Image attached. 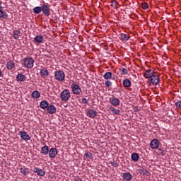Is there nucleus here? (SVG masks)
<instances>
[{
	"instance_id": "2",
	"label": "nucleus",
	"mask_w": 181,
	"mask_h": 181,
	"mask_svg": "<svg viewBox=\"0 0 181 181\" xmlns=\"http://www.w3.org/2000/svg\"><path fill=\"white\" fill-rule=\"evenodd\" d=\"M41 12H42L45 16L49 18V16H50V14L52 13V11H50V5H49L47 3L42 4Z\"/></svg>"
},
{
	"instance_id": "4",
	"label": "nucleus",
	"mask_w": 181,
	"mask_h": 181,
	"mask_svg": "<svg viewBox=\"0 0 181 181\" xmlns=\"http://www.w3.org/2000/svg\"><path fill=\"white\" fill-rule=\"evenodd\" d=\"M70 97V90L69 89H64L60 94L62 101H69Z\"/></svg>"
},
{
	"instance_id": "34",
	"label": "nucleus",
	"mask_w": 181,
	"mask_h": 181,
	"mask_svg": "<svg viewBox=\"0 0 181 181\" xmlns=\"http://www.w3.org/2000/svg\"><path fill=\"white\" fill-rule=\"evenodd\" d=\"M141 8H142V9L146 10L149 8V5L146 2L142 3Z\"/></svg>"
},
{
	"instance_id": "14",
	"label": "nucleus",
	"mask_w": 181,
	"mask_h": 181,
	"mask_svg": "<svg viewBox=\"0 0 181 181\" xmlns=\"http://www.w3.org/2000/svg\"><path fill=\"white\" fill-rule=\"evenodd\" d=\"M34 42L38 43V45L43 43V36L40 35L35 36L34 37Z\"/></svg>"
},
{
	"instance_id": "37",
	"label": "nucleus",
	"mask_w": 181,
	"mask_h": 181,
	"mask_svg": "<svg viewBox=\"0 0 181 181\" xmlns=\"http://www.w3.org/2000/svg\"><path fill=\"white\" fill-rule=\"evenodd\" d=\"M175 105L177 107V108H181V100H177L175 102Z\"/></svg>"
},
{
	"instance_id": "19",
	"label": "nucleus",
	"mask_w": 181,
	"mask_h": 181,
	"mask_svg": "<svg viewBox=\"0 0 181 181\" xmlns=\"http://www.w3.org/2000/svg\"><path fill=\"white\" fill-rule=\"evenodd\" d=\"M40 74L41 77H47V76H49V71L46 69H42L40 70Z\"/></svg>"
},
{
	"instance_id": "6",
	"label": "nucleus",
	"mask_w": 181,
	"mask_h": 181,
	"mask_svg": "<svg viewBox=\"0 0 181 181\" xmlns=\"http://www.w3.org/2000/svg\"><path fill=\"white\" fill-rule=\"evenodd\" d=\"M71 88L72 90L73 94H75L76 95H80L81 94V88H80V86L76 83H73L71 86Z\"/></svg>"
},
{
	"instance_id": "10",
	"label": "nucleus",
	"mask_w": 181,
	"mask_h": 181,
	"mask_svg": "<svg viewBox=\"0 0 181 181\" xmlns=\"http://www.w3.org/2000/svg\"><path fill=\"white\" fill-rule=\"evenodd\" d=\"M86 115L89 117V118H95L97 117V111L91 109H88L86 110Z\"/></svg>"
},
{
	"instance_id": "17",
	"label": "nucleus",
	"mask_w": 181,
	"mask_h": 181,
	"mask_svg": "<svg viewBox=\"0 0 181 181\" xmlns=\"http://www.w3.org/2000/svg\"><path fill=\"white\" fill-rule=\"evenodd\" d=\"M19 36H21V30H13V37H14V39L16 40H18V39H19Z\"/></svg>"
},
{
	"instance_id": "5",
	"label": "nucleus",
	"mask_w": 181,
	"mask_h": 181,
	"mask_svg": "<svg viewBox=\"0 0 181 181\" xmlns=\"http://www.w3.org/2000/svg\"><path fill=\"white\" fill-rule=\"evenodd\" d=\"M54 77L58 81H64L66 78V74L63 71L58 70L54 72Z\"/></svg>"
},
{
	"instance_id": "28",
	"label": "nucleus",
	"mask_w": 181,
	"mask_h": 181,
	"mask_svg": "<svg viewBox=\"0 0 181 181\" xmlns=\"http://www.w3.org/2000/svg\"><path fill=\"white\" fill-rule=\"evenodd\" d=\"M120 37L124 42H127V40H129L130 37L129 35L122 33L120 34Z\"/></svg>"
},
{
	"instance_id": "40",
	"label": "nucleus",
	"mask_w": 181,
	"mask_h": 181,
	"mask_svg": "<svg viewBox=\"0 0 181 181\" xmlns=\"http://www.w3.org/2000/svg\"><path fill=\"white\" fill-rule=\"evenodd\" d=\"M158 151H159V152H160V155H164L165 151H164L163 149L158 148Z\"/></svg>"
},
{
	"instance_id": "16",
	"label": "nucleus",
	"mask_w": 181,
	"mask_h": 181,
	"mask_svg": "<svg viewBox=\"0 0 181 181\" xmlns=\"http://www.w3.org/2000/svg\"><path fill=\"white\" fill-rule=\"evenodd\" d=\"M124 180L130 181L132 180V175L129 173H124L122 176Z\"/></svg>"
},
{
	"instance_id": "27",
	"label": "nucleus",
	"mask_w": 181,
	"mask_h": 181,
	"mask_svg": "<svg viewBox=\"0 0 181 181\" xmlns=\"http://www.w3.org/2000/svg\"><path fill=\"white\" fill-rule=\"evenodd\" d=\"M33 13H35L36 15H39L42 12V6H36L33 9Z\"/></svg>"
},
{
	"instance_id": "24",
	"label": "nucleus",
	"mask_w": 181,
	"mask_h": 181,
	"mask_svg": "<svg viewBox=\"0 0 181 181\" xmlns=\"http://www.w3.org/2000/svg\"><path fill=\"white\" fill-rule=\"evenodd\" d=\"M32 98L37 99L40 98V93L37 90H34L31 95Z\"/></svg>"
},
{
	"instance_id": "1",
	"label": "nucleus",
	"mask_w": 181,
	"mask_h": 181,
	"mask_svg": "<svg viewBox=\"0 0 181 181\" xmlns=\"http://www.w3.org/2000/svg\"><path fill=\"white\" fill-rule=\"evenodd\" d=\"M143 74L144 77H145V78H147V80H149L150 83L153 86H158V84H159V76H158V75H156V72H155V71L148 69L146 70Z\"/></svg>"
},
{
	"instance_id": "9",
	"label": "nucleus",
	"mask_w": 181,
	"mask_h": 181,
	"mask_svg": "<svg viewBox=\"0 0 181 181\" xmlns=\"http://www.w3.org/2000/svg\"><path fill=\"white\" fill-rule=\"evenodd\" d=\"M159 140L153 139L150 143V146L152 149H158L159 148Z\"/></svg>"
},
{
	"instance_id": "12",
	"label": "nucleus",
	"mask_w": 181,
	"mask_h": 181,
	"mask_svg": "<svg viewBox=\"0 0 181 181\" xmlns=\"http://www.w3.org/2000/svg\"><path fill=\"white\" fill-rule=\"evenodd\" d=\"M47 108L48 114H56V106L50 105Z\"/></svg>"
},
{
	"instance_id": "31",
	"label": "nucleus",
	"mask_w": 181,
	"mask_h": 181,
	"mask_svg": "<svg viewBox=\"0 0 181 181\" xmlns=\"http://www.w3.org/2000/svg\"><path fill=\"white\" fill-rule=\"evenodd\" d=\"M84 158L86 159H93V153L86 152V153L84 154Z\"/></svg>"
},
{
	"instance_id": "41",
	"label": "nucleus",
	"mask_w": 181,
	"mask_h": 181,
	"mask_svg": "<svg viewBox=\"0 0 181 181\" xmlns=\"http://www.w3.org/2000/svg\"><path fill=\"white\" fill-rule=\"evenodd\" d=\"M4 9V7L2 6V1H0V11Z\"/></svg>"
},
{
	"instance_id": "15",
	"label": "nucleus",
	"mask_w": 181,
	"mask_h": 181,
	"mask_svg": "<svg viewBox=\"0 0 181 181\" xmlns=\"http://www.w3.org/2000/svg\"><path fill=\"white\" fill-rule=\"evenodd\" d=\"M16 78L17 81H26V76H25V75H23V74H18L16 76Z\"/></svg>"
},
{
	"instance_id": "33",
	"label": "nucleus",
	"mask_w": 181,
	"mask_h": 181,
	"mask_svg": "<svg viewBox=\"0 0 181 181\" xmlns=\"http://www.w3.org/2000/svg\"><path fill=\"white\" fill-rule=\"evenodd\" d=\"M120 74L124 76L128 74V70L125 68L120 69Z\"/></svg>"
},
{
	"instance_id": "32",
	"label": "nucleus",
	"mask_w": 181,
	"mask_h": 181,
	"mask_svg": "<svg viewBox=\"0 0 181 181\" xmlns=\"http://www.w3.org/2000/svg\"><path fill=\"white\" fill-rule=\"evenodd\" d=\"M118 2L117 1L114 0L112 1L111 6L114 8V9H118Z\"/></svg>"
},
{
	"instance_id": "18",
	"label": "nucleus",
	"mask_w": 181,
	"mask_h": 181,
	"mask_svg": "<svg viewBox=\"0 0 181 181\" xmlns=\"http://www.w3.org/2000/svg\"><path fill=\"white\" fill-rule=\"evenodd\" d=\"M40 153L42 155H48L49 154V146H45L41 148Z\"/></svg>"
},
{
	"instance_id": "30",
	"label": "nucleus",
	"mask_w": 181,
	"mask_h": 181,
	"mask_svg": "<svg viewBox=\"0 0 181 181\" xmlns=\"http://www.w3.org/2000/svg\"><path fill=\"white\" fill-rule=\"evenodd\" d=\"M21 170V173H22V175H23V176H26V175H28V173H29V172H28V168L23 167V168H21L20 169Z\"/></svg>"
},
{
	"instance_id": "7",
	"label": "nucleus",
	"mask_w": 181,
	"mask_h": 181,
	"mask_svg": "<svg viewBox=\"0 0 181 181\" xmlns=\"http://www.w3.org/2000/svg\"><path fill=\"white\" fill-rule=\"evenodd\" d=\"M109 103H110V104L113 105V107H118L121 101H119V99H118L115 97H113V98H109Z\"/></svg>"
},
{
	"instance_id": "42",
	"label": "nucleus",
	"mask_w": 181,
	"mask_h": 181,
	"mask_svg": "<svg viewBox=\"0 0 181 181\" xmlns=\"http://www.w3.org/2000/svg\"><path fill=\"white\" fill-rule=\"evenodd\" d=\"M1 76H2V71H1V69H0V77H1Z\"/></svg>"
},
{
	"instance_id": "25",
	"label": "nucleus",
	"mask_w": 181,
	"mask_h": 181,
	"mask_svg": "<svg viewBox=\"0 0 181 181\" xmlns=\"http://www.w3.org/2000/svg\"><path fill=\"white\" fill-rule=\"evenodd\" d=\"M3 18L4 19H8V15L6 12L4 11V9L0 10V18Z\"/></svg>"
},
{
	"instance_id": "36",
	"label": "nucleus",
	"mask_w": 181,
	"mask_h": 181,
	"mask_svg": "<svg viewBox=\"0 0 181 181\" xmlns=\"http://www.w3.org/2000/svg\"><path fill=\"white\" fill-rule=\"evenodd\" d=\"M139 172L140 173H143V175H146V176H148V175L149 174V172L144 169H140Z\"/></svg>"
},
{
	"instance_id": "22",
	"label": "nucleus",
	"mask_w": 181,
	"mask_h": 181,
	"mask_svg": "<svg viewBox=\"0 0 181 181\" xmlns=\"http://www.w3.org/2000/svg\"><path fill=\"white\" fill-rule=\"evenodd\" d=\"M6 67L8 70H12V69H15V62H13V61L7 62Z\"/></svg>"
},
{
	"instance_id": "21",
	"label": "nucleus",
	"mask_w": 181,
	"mask_h": 181,
	"mask_svg": "<svg viewBox=\"0 0 181 181\" xmlns=\"http://www.w3.org/2000/svg\"><path fill=\"white\" fill-rule=\"evenodd\" d=\"M40 107L42 110H46V108H47V107H49V103H47V101L42 100V101L40 102Z\"/></svg>"
},
{
	"instance_id": "29",
	"label": "nucleus",
	"mask_w": 181,
	"mask_h": 181,
	"mask_svg": "<svg viewBox=\"0 0 181 181\" xmlns=\"http://www.w3.org/2000/svg\"><path fill=\"white\" fill-rule=\"evenodd\" d=\"M110 111L114 114L115 115H119V110L115 109V107H110Z\"/></svg>"
},
{
	"instance_id": "13",
	"label": "nucleus",
	"mask_w": 181,
	"mask_h": 181,
	"mask_svg": "<svg viewBox=\"0 0 181 181\" xmlns=\"http://www.w3.org/2000/svg\"><path fill=\"white\" fill-rule=\"evenodd\" d=\"M34 172L37 173L38 176H45V175H46V173L43 170L37 168H34Z\"/></svg>"
},
{
	"instance_id": "8",
	"label": "nucleus",
	"mask_w": 181,
	"mask_h": 181,
	"mask_svg": "<svg viewBox=\"0 0 181 181\" xmlns=\"http://www.w3.org/2000/svg\"><path fill=\"white\" fill-rule=\"evenodd\" d=\"M57 148H51L49 151H48V155L50 158H52V159H54V158H56V156H57Z\"/></svg>"
},
{
	"instance_id": "38",
	"label": "nucleus",
	"mask_w": 181,
	"mask_h": 181,
	"mask_svg": "<svg viewBox=\"0 0 181 181\" xmlns=\"http://www.w3.org/2000/svg\"><path fill=\"white\" fill-rule=\"evenodd\" d=\"M81 103H82V104H88V99H87L86 98H83L81 99Z\"/></svg>"
},
{
	"instance_id": "3",
	"label": "nucleus",
	"mask_w": 181,
	"mask_h": 181,
	"mask_svg": "<svg viewBox=\"0 0 181 181\" xmlns=\"http://www.w3.org/2000/svg\"><path fill=\"white\" fill-rule=\"evenodd\" d=\"M35 63V59L33 58H24L23 64L26 69H32Z\"/></svg>"
},
{
	"instance_id": "35",
	"label": "nucleus",
	"mask_w": 181,
	"mask_h": 181,
	"mask_svg": "<svg viewBox=\"0 0 181 181\" xmlns=\"http://www.w3.org/2000/svg\"><path fill=\"white\" fill-rule=\"evenodd\" d=\"M105 87H111V86H112V82H111V81H110V79H108L105 81Z\"/></svg>"
},
{
	"instance_id": "23",
	"label": "nucleus",
	"mask_w": 181,
	"mask_h": 181,
	"mask_svg": "<svg viewBox=\"0 0 181 181\" xmlns=\"http://www.w3.org/2000/svg\"><path fill=\"white\" fill-rule=\"evenodd\" d=\"M123 86L126 88H128L131 87V81L129 79H128V78H125L123 81Z\"/></svg>"
},
{
	"instance_id": "26",
	"label": "nucleus",
	"mask_w": 181,
	"mask_h": 181,
	"mask_svg": "<svg viewBox=\"0 0 181 181\" xmlns=\"http://www.w3.org/2000/svg\"><path fill=\"white\" fill-rule=\"evenodd\" d=\"M112 78V72H106L103 75V78H105V80H111Z\"/></svg>"
},
{
	"instance_id": "39",
	"label": "nucleus",
	"mask_w": 181,
	"mask_h": 181,
	"mask_svg": "<svg viewBox=\"0 0 181 181\" xmlns=\"http://www.w3.org/2000/svg\"><path fill=\"white\" fill-rule=\"evenodd\" d=\"M112 166H114L115 168H117L118 166V163L115 160L111 161Z\"/></svg>"
},
{
	"instance_id": "20",
	"label": "nucleus",
	"mask_w": 181,
	"mask_h": 181,
	"mask_svg": "<svg viewBox=\"0 0 181 181\" xmlns=\"http://www.w3.org/2000/svg\"><path fill=\"white\" fill-rule=\"evenodd\" d=\"M131 158L134 162H138L139 160V154L137 153H133L131 156Z\"/></svg>"
},
{
	"instance_id": "43",
	"label": "nucleus",
	"mask_w": 181,
	"mask_h": 181,
	"mask_svg": "<svg viewBox=\"0 0 181 181\" xmlns=\"http://www.w3.org/2000/svg\"><path fill=\"white\" fill-rule=\"evenodd\" d=\"M116 93H119V89H117V90H116Z\"/></svg>"
},
{
	"instance_id": "11",
	"label": "nucleus",
	"mask_w": 181,
	"mask_h": 181,
	"mask_svg": "<svg viewBox=\"0 0 181 181\" xmlns=\"http://www.w3.org/2000/svg\"><path fill=\"white\" fill-rule=\"evenodd\" d=\"M18 135H20L21 138H22L23 141H30V136H29L26 132H20Z\"/></svg>"
}]
</instances>
